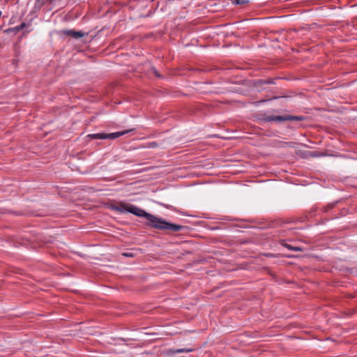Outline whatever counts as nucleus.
Here are the masks:
<instances>
[{"label": "nucleus", "mask_w": 357, "mask_h": 357, "mask_svg": "<svg viewBox=\"0 0 357 357\" xmlns=\"http://www.w3.org/2000/svg\"><path fill=\"white\" fill-rule=\"evenodd\" d=\"M194 351V349H190V348H184V349H169L167 351V354H176L179 353H183V352H192Z\"/></svg>", "instance_id": "5"}, {"label": "nucleus", "mask_w": 357, "mask_h": 357, "mask_svg": "<svg viewBox=\"0 0 357 357\" xmlns=\"http://www.w3.org/2000/svg\"><path fill=\"white\" fill-rule=\"evenodd\" d=\"M63 33L65 35L71 36V37H73L74 38H76V39L82 38V37L84 36L85 35H86V33H84V32H82L81 31H75V30H73V29L63 30Z\"/></svg>", "instance_id": "4"}, {"label": "nucleus", "mask_w": 357, "mask_h": 357, "mask_svg": "<svg viewBox=\"0 0 357 357\" xmlns=\"http://www.w3.org/2000/svg\"><path fill=\"white\" fill-rule=\"evenodd\" d=\"M122 255L124 257H135V254L131 252H123V253H122Z\"/></svg>", "instance_id": "9"}, {"label": "nucleus", "mask_w": 357, "mask_h": 357, "mask_svg": "<svg viewBox=\"0 0 357 357\" xmlns=\"http://www.w3.org/2000/svg\"><path fill=\"white\" fill-rule=\"evenodd\" d=\"M52 3V0H36L34 10H39L46 3Z\"/></svg>", "instance_id": "6"}, {"label": "nucleus", "mask_w": 357, "mask_h": 357, "mask_svg": "<svg viewBox=\"0 0 357 357\" xmlns=\"http://www.w3.org/2000/svg\"><path fill=\"white\" fill-rule=\"evenodd\" d=\"M281 245H282L284 247L288 248L289 250H292V248L294 246L289 245V244H287L284 242V241L282 240L281 241V243H280Z\"/></svg>", "instance_id": "8"}, {"label": "nucleus", "mask_w": 357, "mask_h": 357, "mask_svg": "<svg viewBox=\"0 0 357 357\" xmlns=\"http://www.w3.org/2000/svg\"><path fill=\"white\" fill-rule=\"evenodd\" d=\"M265 256H266V257H273L275 255L273 254H271V253H268V254H265Z\"/></svg>", "instance_id": "16"}, {"label": "nucleus", "mask_w": 357, "mask_h": 357, "mask_svg": "<svg viewBox=\"0 0 357 357\" xmlns=\"http://www.w3.org/2000/svg\"><path fill=\"white\" fill-rule=\"evenodd\" d=\"M292 250H294V251H301L302 249L300 248V247H293L292 248Z\"/></svg>", "instance_id": "15"}, {"label": "nucleus", "mask_w": 357, "mask_h": 357, "mask_svg": "<svg viewBox=\"0 0 357 357\" xmlns=\"http://www.w3.org/2000/svg\"><path fill=\"white\" fill-rule=\"evenodd\" d=\"M134 130V129H130L126 130H123L120 132H116L113 133H97V134H90L88 135V137L91 139H114L117 137H119L121 136H123L131 131Z\"/></svg>", "instance_id": "3"}, {"label": "nucleus", "mask_w": 357, "mask_h": 357, "mask_svg": "<svg viewBox=\"0 0 357 357\" xmlns=\"http://www.w3.org/2000/svg\"><path fill=\"white\" fill-rule=\"evenodd\" d=\"M28 26V25L25 22H22L20 25H19V28L22 30L24 28Z\"/></svg>", "instance_id": "14"}, {"label": "nucleus", "mask_w": 357, "mask_h": 357, "mask_svg": "<svg viewBox=\"0 0 357 357\" xmlns=\"http://www.w3.org/2000/svg\"><path fill=\"white\" fill-rule=\"evenodd\" d=\"M257 120L259 122H271L278 121L283 122L287 121H303L305 117L303 116L283 115V116H271L266 114H257L256 115Z\"/></svg>", "instance_id": "2"}, {"label": "nucleus", "mask_w": 357, "mask_h": 357, "mask_svg": "<svg viewBox=\"0 0 357 357\" xmlns=\"http://www.w3.org/2000/svg\"><path fill=\"white\" fill-rule=\"evenodd\" d=\"M264 83L266 84H273L274 82L272 79H268L264 80Z\"/></svg>", "instance_id": "13"}, {"label": "nucleus", "mask_w": 357, "mask_h": 357, "mask_svg": "<svg viewBox=\"0 0 357 357\" xmlns=\"http://www.w3.org/2000/svg\"><path fill=\"white\" fill-rule=\"evenodd\" d=\"M158 143L155 142H150L148 144V147L149 148H155V147H157L158 146Z\"/></svg>", "instance_id": "11"}, {"label": "nucleus", "mask_w": 357, "mask_h": 357, "mask_svg": "<svg viewBox=\"0 0 357 357\" xmlns=\"http://www.w3.org/2000/svg\"><path fill=\"white\" fill-rule=\"evenodd\" d=\"M110 208L117 212H129L137 217L145 218L146 220L145 225L149 227L158 230L176 232L185 228V226L167 222L162 218H158L153 214L147 213L144 210L130 204L119 202L116 204H112Z\"/></svg>", "instance_id": "1"}, {"label": "nucleus", "mask_w": 357, "mask_h": 357, "mask_svg": "<svg viewBox=\"0 0 357 357\" xmlns=\"http://www.w3.org/2000/svg\"><path fill=\"white\" fill-rule=\"evenodd\" d=\"M233 2L235 4L244 5V4L248 3L249 2V1L248 0H233Z\"/></svg>", "instance_id": "7"}, {"label": "nucleus", "mask_w": 357, "mask_h": 357, "mask_svg": "<svg viewBox=\"0 0 357 357\" xmlns=\"http://www.w3.org/2000/svg\"><path fill=\"white\" fill-rule=\"evenodd\" d=\"M21 29L19 28V26H15V28L13 29H8L6 31L8 32V31H15V32H18L19 31H20Z\"/></svg>", "instance_id": "12"}, {"label": "nucleus", "mask_w": 357, "mask_h": 357, "mask_svg": "<svg viewBox=\"0 0 357 357\" xmlns=\"http://www.w3.org/2000/svg\"><path fill=\"white\" fill-rule=\"evenodd\" d=\"M151 70L157 77H162V75L157 71V70L154 67L151 68Z\"/></svg>", "instance_id": "10"}]
</instances>
